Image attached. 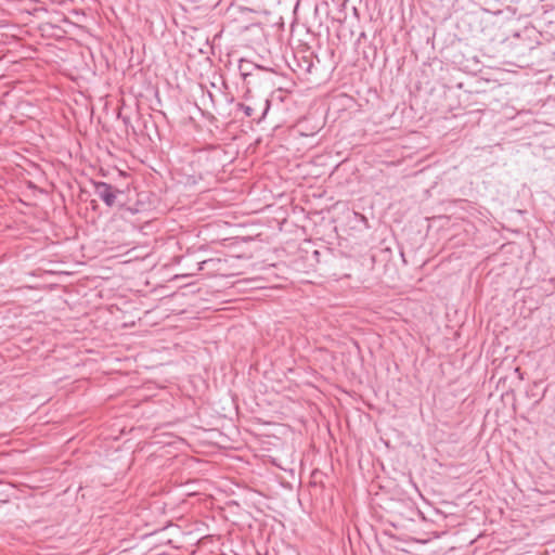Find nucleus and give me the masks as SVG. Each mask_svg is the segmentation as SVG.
Masks as SVG:
<instances>
[{
  "label": "nucleus",
  "mask_w": 555,
  "mask_h": 555,
  "mask_svg": "<svg viewBox=\"0 0 555 555\" xmlns=\"http://www.w3.org/2000/svg\"><path fill=\"white\" fill-rule=\"evenodd\" d=\"M93 188L96 196L108 207H113L116 204L117 195L121 193L113 185L103 181H94Z\"/></svg>",
  "instance_id": "nucleus-1"
},
{
  "label": "nucleus",
  "mask_w": 555,
  "mask_h": 555,
  "mask_svg": "<svg viewBox=\"0 0 555 555\" xmlns=\"http://www.w3.org/2000/svg\"><path fill=\"white\" fill-rule=\"evenodd\" d=\"M236 108L238 111L243 112V114L245 116H247V117H251L253 114H254V108L251 106H249V105L244 104V103H238L236 105Z\"/></svg>",
  "instance_id": "nucleus-2"
},
{
  "label": "nucleus",
  "mask_w": 555,
  "mask_h": 555,
  "mask_svg": "<svg viewBox=\"0 0 555 555\" xmlns=\"http://www.w3.org/2000/svg\"><path fill=\"white\" fill-rule=\"evenodd\" d=\"M249 66H253V64L249 62L242 61L240 64V70L244 78H246L249 75V72L247 70V67Z\"/></svg>",
  "instance_id": "nucleus-3"
},
{
  "label": "nucleus",
  "mask_w": 555,
  "mask_h": 555,
  "mask_svg": "<svg viewBox=\"0 0 555 555\" xmlns=\"http://www.w3.org/2000/svg\"><path fill=\"white\" fill-rule=\"evenodd\" d=\"M269 107H270V102H269V100H266V107H264L262 116H264L268 113Z\"/></svg>",
  "instance_id": "nucleus-4"
},
{
  "label": "nucleus",
  "mask_w": 555,
  "mask_h": 555,
  "mask_svg": "<svg viewBox=\"0 0 555 555\" xmlns=\"http://www.w3.org/2000/svg\"><path fill=\"white\" fill-rule=\"evenodd\" d=\"M205 263H206V261H202V264H205ZM199 269H203V266H201Z\"/></svg>",
  "instance_id": "nucleus-5"
}]
</instances>
